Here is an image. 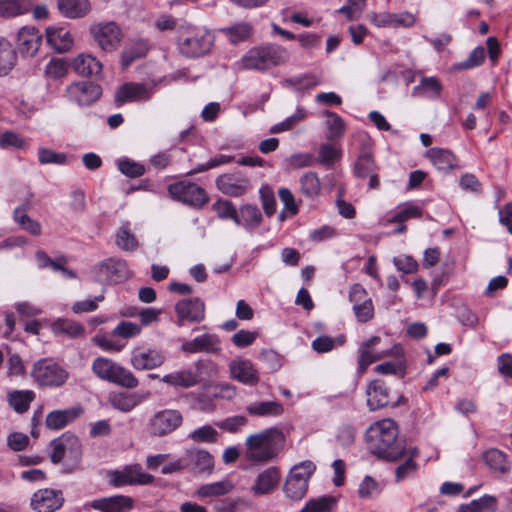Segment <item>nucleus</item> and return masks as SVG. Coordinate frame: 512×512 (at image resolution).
Here are the masks:
<instances>
[{"mask_svg":"<svg viewBox=\"0 0 512 512\" xmlns=\"http://www.w3.org/2000/svg\"><path fill=\"white\" fill-rule=\"evenodd\" d=\"M212 209L220 219L232 220L235 223L237 209L231 201L226 199H219L213 203Z\"/></svg>","mask_w":512,"mask_h":512,"instance_id":"052dcab7","label":"nucleus"},{"mask_svg":"<svg viewBox=\"0 0 512 512\" xmlns=\"http://www.w3.org/2000/svg\"><path fill=\"white\" fill-rule=\"evenodd\" d=\"M180 349L186 354H216L221 351V342L216 334L205 333L192 340L183 341Z\"/></svg>","mask_w":512,"mask_h":512,"instance_id":"6ab92c4d","label":"nucleus"},{"mask_svg":"<svg viewBox=\"0 0 512 512\" xmlns=\"http://www.w3.org/2000/svg\"><path fill=\"white\" fill-rule=\"evenodd\" d=\"M205 304L198 298H185L175 304L176 320L178 327L200 323L205 319Z\"/></svg>","mask_w":512,"mask_h":512,"instance_id":"f8f14e48","label":"nucleus"},{"mask_svg":"<svg viewBox=\"0 0 512 512\" xmlns=\"http://www.w3.org/2000/svg\"><path fill=\"white\" fill-rule=\"evenodd\" d=\"M287 59L286 48L267 43L249 49L242 57L241 63L245 69L263 72L285 63Z\"/></svg>","mask_w":512,"mask_h":512,"instance_id":"7ed1b4c3","label":"nucleus"},{"mask_svg":"<svg viewBox=\"0 0 512 512\" xmlns=\"http://www.w3.org/2000/svg\"><path fill=\"white\" fill-rule=\"evenodd\" d=\"M425 157L439 171L448 172L458 167V158L448 149L445 148H430L426 151Z\"/></svg>","mask_w":512,"mask_h":512,"instance_id":"c85d7f7f","label":"nucleus"},{"mask_svg":"<svg viewBox=\"0 0 512 512\" xmlns=\"http://www.w3.org/2000/svg\"><path fill=\"white\" fill-rule=\"evenodd\" d=\"M15 221L27 232L34 236L41 234V225L39 222L32 220L22 208H17L14 211Z\"/></svg>","mask_w":512,"mask_h":512,"instance_id":"bf43d9fd","label":"nucleus"},{"mask_svg":"<svg viewBox=\"0 0 512 512\" xmlns=\"http://www.w3.org/2000/svg\"><path fill=\"white\" fill-rule=\"evenodd\" d=\"M367 405L371 411H376L391 403L390 389L380 379L371 381L366 389Z\"/></svg>","mask_w":512,"mask_h":512,"instance_id":"b1692460","label":"nucleus"},{"mask_svg":"<svg viewBox=\"0 0 512 512\" xmlns=\"http://www.w3.org/2000/svg\"><path fill=\"white\" fill-rule=\"evenodd\" d=\"M354 175L358 178H369L370 189H378L380 186L378 166L369 149L363 148L354 165Z\"/></svg>","mask_w":512,"mask_h":512,"instance_id":"a211bd4d","label":"nucleus"},{"mask_svg":"<svg viewBox=\"0 0 512 512\" xmlns=\"http://www.w3.org/2000/svg\"><path fill=\"white\" fill-rule=\"evenodd\" d=\"M367 0H347V4L342 6L338 12L345 15L349 21L360 18L366 7Z\"/></svg>","mask_w":512,"mask_h":512,"instance_id":"69168bd1","label":"nucleus"},{"mask_svg":"<svg viewBox=\"0 0 512 512\" xmlns=\"http://www.w3.org/2000/svg\"><path fill=\"white\" fill-rule=\"evenodd\" d=\"M214 44V35L203 27H187L178 38L180 53L187 58H198L208 54Z\"/></svg>","mask_w":512,"mask_h":512,"instance_id":"20e7f679","label":"nucleus"},{"mask_svg":"<svg viewBox=\"0 0 512 512\" xmlns=\"http://www.w3.org/2000/svg\"><path fill=\"white\" fill-rule=\"evenodd\" d=\"M32 377L41 386L58 387L65 383L68 373L51 359H40L32 369Z\"/></svg>","mask_w":512,"mask_h":512,"instance_id":"9b49d317","label":"nucleus"},{"mask_svg":"<svg viewBox=\"0 0 512 512\" xmlns=\"http://www.w3.org/2000/svg\"><path fill=\"white\" fill-rule=\"evenodd\" d=\"M339 498L334 495H323L311 498L299 512H334Z\"/></svg>","mask_w":512,"mask_h":512,"instance_id":"e433bc0d","label":"nucleus"},{"mask_svg":"<svg viewBox=\"0 0 512 512\" xmlns=\"http://www.w3.org/2000/svg\"><path fill=\"white\" fill-rule=\"evenodd\" d=\"M165 360L161 349L137 346L131 352L130 364L137 371H146L160 367Z\"/></svg>","mask_w":512,"mask_h":512,"instance_id":"dca6fc26","label":"nucleus"},{"mask_svg":"<svg viewBox=\"0 0 512 512\" xmlns=\"http://www.w3.org/2000/svg\"><path fill=\"white\" fill-rule=\"evenodd\" d=\"M146 399L145 395L139 393L117 392L109 396V403L114 409L121 412H130Z\"/></svg>","mask_w":512,"mask_h":512,"instance_id":"72a5a7b5","label":"nucleus"},{"mask_svg":"<svg viewBox=\"0 0 512 512\" xmlns=\"http://www.w3.org/2000/svg\"><path fill=\"white\" fill-rule=\"evenodd\" d=\"M108 479L110 484L116 488L133 485H149L154 482V476L145 472L138 463L126 465L121 470L109 471Z\"/></svg>","mask_w":512,"mask_h":512,"instance_id":"9d476101","label":"nucleus"},{"mask_svg":"<svg viewBox=\"0 0 512 512\" xmlns=\"http://www.w3.org/2000/svg\"><path fill=\"white\" fill-rule=\"evenodd\" d=\"M422 209L412 203H408L400 207L391 217L387 219L388 223H404L409 219L420 218L422 216Z\"/></svg>","mask_w":512,"mask_h":512,"instance_id":"603ef678","label":"nucleus"},{"mask_svg":"<svg viewBox=\"0 0 512 512\" xmlns=\"http://www.w3.org/2000/svg\"><path fill=\"white\" fill-rule=\"evenodd\" d=\"M221 32L232 44H237L249 39L252 36L254 29L248 22H237L231 26L222 28Z\"/></svg>","mask_w":512,"mask_h":512,"instance_id":"4c0bfd02","label":"nucleus"},{"mask_svg":"<svg viewBox=\"0 0 512 512\" xmlns=\"http://www.w3.org/2000/svg\"><path fill=\"white\" fill-rule=\"evenodd\" d=\"M60 14L69 19L85 17L91 11L89 0H57Z\"/></svg>","mask_w":512,"mask_h":512,"instance_id":"7c9ffc66","label":"nucleus"},{"mask_svg":"<svg viewBox=\"0 0 512 512\" xmlns=\"http://www.w3.org/2000/svg\"><path fill=\"white\" fill-rule=\"evenodd\" d=\"M183 424V415L176 409H163L151 416L147 430L151 436L165 437L176 431Z\"/></svg>","mask_w":512,"mask_h":512,"instance_id":"1a4fd4ad","label":"nucleus"},{"mask_svg":"<svg viewBox=\"0 0 512 512\" xmlns=\"http://www.w3.org/2000/svg\"><path fill=\"white\" fill-rule=\"evenodd\" d=\"M116 245L124 251H134L138 247L135 235L126 226H122L116 233Z\"/></svg>","mask_w":512,"mask_h":512,"instance_id":"13d9d810","label":"nucleus"},{"mask_svg":"<svg viewBox=\"0 0 512 512\" xmlns=\"http://www.w3.org/2000/svg\"><path fill=\"white\" fill-rule=\"evenodd\" d=\"M154 94V87L145 83L126 82L115 92L114 101L118 107L128 102H146Z\"/></svg>","mask_w":512,"mask_h":512,"instance_id":"ddd939ff","label":"nucleus"},{"mask_svg":"<svg viewBox=\"0 0 512 512\" xmlns=\"http://www.w3.org/2000/svg\"><path fill=\"white\" fill-rule=\"evenodd\" d=\"M117 167L122 174L129 178L141 177L146 171L143 164L125 157L117 160Z\"/></svg>","mask_w":512,"mask_h":512,"instance_id":"4d7b16f0","label":"nucleus"},{"mask_svg":"<svg viewBox=\"0 0 512 512\" xmlns=\"http://www.w3.org/2000/svg\"><path fill=\"white\" fill-rule=\"evenodd\" d=\"M82 407H71L64 410H54L45 419V425L50 430H60L75 421L83 414Z\"/></svg>","mask_w":512,"mask_h":512,"instance_id":"cd10ccee","label":"nucleus"},{"mask_svg":"<svg viewBox=\"0 0 512 512\" xmlns=\"http://www.w3.org/2000/svg\"><path fill=\"white\" fill-rule=\"evenodd\" d=\"M65 502L63 492L53 488H42L35 491L30 499V507L34 512H55Z\"/></svg>","mask_w":512,"mask_h":512,"instance_id":"4468645a","label":"nucleus"},{"mask_svg":"<svg viewBox=\"0 0 512 512\" xmlns=\"http://www.w3.org/2000/svg\"><path fill=\"white\" fill-rule=\"evenodd\" d=\"M35 394L33 391H12L8 394L9 405L18 413L26 412L31 402L34 400Z\"/></svg>","mask_w":512,"mask_h":512,"instance_id":"a19ab883","label":"nucleus"},{"mask_svg":"<svg viewBox=\"0 0 512 512\" xmlns=\"http://www.w3.org/2000/svg\"><path fill=\"white\" fill-rule=\"evenodd\" d=\"M127 264L123 260L106 259L98 266V279L106 283H120L127 278Z\"/></svg>","mask_w":512,"mask_h":512,"instance_id":"412c9836","label":"nucleus"},{"mask_svg":"<svg viewBox=\"0 0 512 512\" xmlns=\"http://www.w3.org/2000/svg\"><path fill=\"white\" fill-rule=\"evenodd\" d=\"M283 443L284 435L276 428L251 435L246 440L247 458L251 461L267 462L277 456Z\"/></svg>","mask_w":512,"mask_h":512,"instance_id":"f03ea898","label":"nucleus"},{"mask_svg":"<svg viewBox=\"0 0 512 512\" xmlns=\"http://www.w3.org/2000/svg\"><path fill=\"white\" fill-rule=\"evenodd\" d=\"M161 381L175 388L183 389L194 387L200 383L197 374L190 369H183L166 374Z\"/></svg>","mask_w":512,"mask_h":512,"instance_id":"2f4dec72","label":"nucleus"},{"mask_svg":"<svg viewBox=\"0 0 512 512\" xmlns=\"http://www.w3.org/2000/svg\"><path fill=\"white\" fill-rule=\"evenodd\" d=\"M17 53L10 41L0 37V77L6 76L15 67Z\"/></svg>","mask_w":512,"mask_h":512,"instance_id":"c9c22d12","label":"nucleus"},{"mask_svg":"<svg viewBox=\"0 0 512 512\" xmlns=\"http://www.w3.org/2000/svg\"><path fill=\"white\" fill-rule=\"evenodd\" d=\"M232 489H233V484L228 480H224V481L201 485L197 489L196 494H197V496H199L201 498L218 497V496H223L225 494H228L229 492L232 491Z\"/></svg>","mask_w":512,"mask_h":512,"instance_id":"79ce46f5","label":"nucleus"},{"mask_svg":"<svg viewBox=\"0 0 512 512\" xmlns=\"http://www.w3.org/2000/svg\"><path fill=\"white\" fill-rule=\"evenodd\" d=\"M31 7L32 4L27 1L0 0V16L9 18L22 15L30 11Z\"/></svg>","mask_w":512,"mask_h":512,"instance_id":"de8ad7c7","label":"nucleus"},{"mask_svg":"<svg viewBox=\"0 0 512 512\" xmlns=\"http://www.w3.org/2000/svg\"><path fill=\"white\" fill-rule=\"evenodd\" d=\"M148 52V44L144 40H137L129 44L122 51V65L128 67L137 59L144 57Z\"/></svg>","mask_w":512,"mask_h":512,"instance_id":"ea45409f","label":"nucleus"},{"mask_svg":"<svg viewBox=\"0 0 512 512\" xmlns=\"http://www.w3.org/2000/svg\"><path fill=\"white\" fill-rule=\"evenodd\" d=\"M306 116L307 111L302 107H298L293 115L287 117L282 122L272 126L270 132L276 134L292 130L298 123L303 121L306 118Z\"/></svg>","mask_w":512,"mask_h":512,"instance_id":"6e6d98bb","label":"nucleus"},{"mask_svg":"<svg viewBox=\"0 0 512 512\" xmlns=\"http://www.w3.org/2000/svg\"><path fill=\"white\" fill-rule=\"evenodd\" d=\"M483 460L494 471L507 473L510 469L505 454L498 449H489L483 454Z\"/></svg>","mask_w":512,"mask_h":512,"instance_id":"8fccbe9b","label":"nucleus"},{"mask_svg":"<svg viewBox=\"0 0 512 512\" xmlns=\"http://www.w3.org/2000/svg\"><path fill=\"white\" fill-rule=\"evenodd\" d=\"M101 94V86L90 81H77L66 88L68 99L79 106L92 105L100 98Z\"/></svg>","mask_w":512,"mask_h":512,"instance_id":"2eb2a0df","label":"nucleus"},{"mask_svg":"<svg viewBox=\"0 0 512 512\" xmlns=\"http://www.w3.org/2000/svg\"><path fill=\"white\" fill-rule=\"evenodd\" d=\"M346 341V337L344 335H339L335 338L322 335L317 338H315L312 343V349L316 351L317 353H327L332 351L336 347H340L344 345Z\"/></svg>","mask_w":512,"mask_h":512,"instance_id":"09e8293b","label":"nucleus"},{"mask_svg":"<svg viewBox=\"0 0 512 512\" xmlns=\"http://www.w3.org/2000/svg\"><path fill=\"white\" fill-rule=\"evenodd\" d=\"M404 455H407L408 458L396 468V482L403 481L417 470V464L415 463L414 459L418 457L419 450L415 447L409 448L407 451L405 450Z\"/></svg>","mask_w":512,"mask_h":512,"instance_id":"a18cd8bd","label":"nucleus"},{"mask_svg":"<svg viewBox=\"0 0 512 512\" xmlns=\"http://www.w3.org/2000/svg\"><path fill=\"white\" fill-rule=\"evenodd\" d=\"M263 220L262 213L256 205H242L237 211L235 224L248 230L256 229Z\"/></svg>","mask_w":512,"mask_h":512,"instance_id":"473e14b6","label":"nucleus"},{"mask_svg":"<svg viewBox=\"0 0 512 512\" xmlns=\"http://www.w3.org/2000/svg\"><path fill=\"white\" fill-rule=\"evenodd\" d=\"M382 491L380 484L371 476L363 478L358 486V496L360 499L368 500L378 496Z\"/></svg>","mask_w":512,"mask_h":512,"instance_id":"5fc2aeb1","label":"nucleus"},{"mask_svg":"<svg viewBox=\"0 0 512 512\" xmlns=\"http://www.w3.org/2000/svg\"><path fill=\"white\" fill-rule=\"evenodd\" d=\"M216 186L220 192L231 197L245 195L251 189L248 177L241 173H226L216 179Z\"/></svg>","mask_w":512,"mask_h":512,"instance_id":"f3484780","label":"nucleus"},{"mask_svg":"<svg viewBox=\"0 0 512 512\" xmlns=\"http://www.w3.org/2000/svg\"><path fill=\"white\" fill-rule=\"evenodd\" d=\"M110 383L122 386L127 389H134L139 385L136 376L127 368L118 365Z\"/></svg>","mask_w":512,"mask_h":512,"instance_id":"864d4df0","label":"nucleus"},{"mask_svg":"<svg viewBox=\"0 0 512 512\" xmlns=\"http://www.w3.org/2000/svg\"><path fill=\"white\" fill-rule=\"evenodd\" d=\"M280 479V470L277 467H269L256 477L251 491L255 496L270 494L278 487Z\"/></svg>","mask_w":512,"mask_h":512,"instance_id":"bb28decb","label":"nucleus"},{"mask_svg":"<svg viewBox=\"0 0 512 512\" xmlns=\"http://www.w3.org/2000/svg\"><path fill=\"white\" fill-rule=\"evenodd\" d=\"M188 437L197 443H215L218 432L212 426L204 425L192 431Z\"/></svg>","mask_w":512,"mask_h":512,"instance_id":"e2e57ef3","label":"nucleus"},{"mask_svg":"<svg viewBox=\"0 0 512 512\" xmlns=\"http://www.w3.org/2000/svg\"><path fill=\"white\" fill-rule=\"evenodd\" d=\"M82 458V445L78 437L67 434V449L65 450V465L70 469L76 468Z\"/></svg>","mask_w":512,"mask_h":512,"instance_id":"58836bf2","label":"nucleus"},{"mask_svg":"<svg viewBox=\"0 0 512 512\" xmlns=\"http://www.w3.org/2000/svg\"><path fill=\"white\" fill-rule=\"evenodd\" d=\"M299 185L301 193L309 199L317 197L321 190L320 180L314 172H307L301 176Z\"/></svg>","mask_w":512,"mask_h":512,"instance_id":"49530a36","label":"nucleus"},{"mask_svg":"<svg viewBox=\"0 0 512 512\" xmlns=\"http://www.w3.org/2000/svg\"><path fill=\"white\" fill-rule=\"evenodd\" d=\"M46 39L48 44L60 53L70 50L74 42L70 31L65 27L59 26L47 27Z\"/></svg>","mask_w":512,"mask_h":512,"instance_id":"c756f323","label":"nucleus"},{"mask_svg":"<svg viewBox=\"0 0 512 512\" xmlns=\"http://www.w3.org/2000/svg\"><path fill=\"white\" fill-rule=\"evenodd\" d=\"M324 115L328 118L327 127L329 129L328 138L333 140L342 137L345 126L343 119L335 112L326 110Z\"/></svg>","mask_w":512,"mask_h":512,"instance_id":"680f3d73","label":"nucleus"},{"mask_svg":"<svg viewBox=\"0 0 512 512\" xmlns=\"http://www.w3.org/2000/svg\"><path fill=\"white\" fill-rule=\"evenodd\" d=\"M142 327L139 324L121 321L112 331L113 336H119L124 339H130L141 333Z\"/></svg>","mask_w":512,"mask_h":512,"instance_id":"338daca9","label":"nucleus"},{"mask_svg":"<svg viewBox=\"0 0 512 512\" xmlns=\"http://www.w3.org/2000/svg\"><path fill=\"white\" fill-rule=\"evenodd\" d=\"M442 92V84L436 77H423L414 93H420L429 99H438Z\"/></svg>","mask_w":512,"mask_h":512,"instance_id":"c03bdc74","label":"nucleus"},{"mask_svg":"<svg viewBox=\"0 0 512 512\" xmlns=\"http://www.w3.org/2000/svg\"><path fill=\"white\" fill-rule=\"evenodd\" d=\"M316 470L312 461H303L290 470L284 485V493L292 500H301L307 493L309 479Z\"/></svg>","mask_w":512,"mask_h":512,"instance_id":"423d86ee","label":"nucleus"},{"mask_svg":"<svg viewBox=\"0 0 512 512\" xmlns=\"http://www.w3.org/2000/svg\"><path fill=\"white\" fill-rule=\"evenodd\" d=\"M56 334H64L71 338H76L84 333V327L72 320L59 319L52 325Z\"/></svg>","mask_w":512,"mask_h":512,"instance_id":"3c124183","label":"nucleus"},{"mask_svg":"<svg viewBox=\"0 0 512 512\" xmlns=\"http://www.w3.org/2000/svg\"><path fill=\"white\" fill-rule=\"evenodd\" d=\"M90 506L100 512H129L134 507V499L127 495H114L94 499Z\"/></svg>","mask_w":512,"mask_h":512,"instance_id":"393cba45","label":"nucleus"},{"mask_svg":"<svg viewBox=\"0 0 512 512\" xmlns=\"http://www.w3.org/2000/svg\"><path fill=\"white\" fill-rule=\"evenodd\" d=\"M373 454L380 458L395 461L404 456L405 448L398 440V427L395 421L383 419L370 426L366 434Z\"/></svg>","mask_w":512,"mask_h":512,"instance_id":"f257e3e1","label":"nucleus"},{"mask_svg":"<svg viewBox=\"0 0 512 512\" xmlns=\"http://www.w3.org/2000/svg\"><path fill=\"white\" fill-rule=\"evenodd\" d=\"M187 471L210 475L214 469V457L206 450L190 448L185 451Z\"/></svg>","mask_w":512,"mask_h":512,"instance_id":"aec40b11","label":"nucleus"},{"mask_svg":"<svg viewBox=\"0 0 512 512\" xmlns=\"http://www.w3.org/2000/svg\"><path fill=\"white\" fill-rule=\"evenodd\" d=\"M72 68L82 77L103 78V64L89 53H80L72 60Z\"/></svg>","mask_w":512,"mask_h":512,"instance_id":"4be33fe9","label":"nucleus"},{"mask_svg":"<svg viewBox=\"0 0 512 512\" xmlns=\"http://www.w3.org/2000/svg\"><path fill=\"white\" fill-rule=\"evenodd\" d=\"M50 459L54 464H58L65 459V450L67 449V434H63L59 438L50 443Z\"/></svg>","mask_w":512,"mask_h":512,"instance_id":"774afa93","label":"nucleus"},{"mask_svg":"<svg viewBox=\"0 0 512 512\" xmlns=\"http://www.w3.org/2000/svg\"><path fill=\"white\" fill-rule=\"evenodd\" d=\"M246 411L252 416L278 417L284 413V407L279 401H257L249 404Z\"/></svg>","mask_w":512,"mask_h":512,"instance_id":"f704fd0d","label":"nucleus"},{"mask_svg":"<svg viewBox=\"0 0 512 512\" xmlns=\"http://www.w3.org/2000/svg\"><path fill=\"white\" fill-rule=\"evenodd\" d=\"M68 73V65L63 59H51L45 68V75L53 80L65 77Z\"/></svg>","mask_w":512,"mask_h":512,"instance_id":"0e129e2a","label":"nucleus"},{"mask_svg":"<svg viewBox=\"0 0 512 512\" xmlns=\"http://www.w3.org/2000/svg\"><path fill=\"white\" fill-rule=\"evenodd\" d=\"M381 343L379 336H372L370 339L361 344L358 350V373L364 374L367 368L374 362L383 358L394 356L399 358L402 356V348L399 345H393L391 348L378 347Z\"/></svg>","mask_w":512,"mask_h":512,"instance_id":"39448f33","label":"nucleus"},{"mask_svg":"<svg viewBox=\"0 0 512 512\" xmlns=\"http://www.w3.org/2000/svg\"><path fill=\"white\" fill-rule=\"evenodd\" d=\"M167 190L173 199L194 208L203 207L209 200L204 188L188 180L172 183Z\"/></svg>","mask_w":512,"mask_h":512,"instance_id":"0eeeda50","label":"nucleus"},{"mask_svg":"<svg viewBox=\"0 0 512 512\" xmlns=\"http://www.w3.org/2000/svg\"><path fill=\"white\" fill-rule=\"evenodd\" d=\"M89 32L94 42L104 52L117 50L123 39V32L114 21L95 23L90 26Z\"/></svg>","mask_w":512,"mask_h":512,"instance_id":"6e6552de","label":"nucleus"},{"mask_svg":"<svg viewBox=\"0 0 512 512\" xmlns=\"http://www.w3.org/2000/svg\"><path fill=\"white\" fill-rule=\"evenodd\" d=\"M118 365L111 359L97 357L92 363V371L98 378L110 382Z\"/></svg>","mask_w":512,"mask_h":512,"instance_id":"37998d69","label":"nucleus"},{"mask_svg":"<svg viewBox=\"0 0 512 512\" xmlns=\"http://www.w3.org/2000/svg\"><path fill=\"white\" fill-rule=\"evenodd\" d=\"M230 375L238 382L255 386L259 382V372L248 359H235L229 364Z\"/></svg>","mask_w":512,"mask_h":512,"instance_id":"5701e85b","label":"nucleus"},{"mask_svg":"<svg viewBox=\"0 0 512 512\" xmlns=\"http://www.w3.org/2000/svg\"><path fill=\"white\" fill-rule=\"evenodd\" d=\"M42 36L35 27L25 26L17 36V47L25 57H33L40 48Z\"/></svg>","mask_w":512,"mask_h":512,"instance_id":"a878e982","label":"nucleus"}]
</instances>
